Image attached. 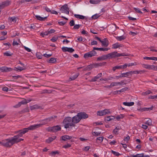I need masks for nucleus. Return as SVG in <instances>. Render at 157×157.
<instances>
[{
	"label": "nucleus",
	"mask_w": 157,
	"mask_h": 157,
	"mask_svg": "<svg viewBox=\"0 0 157 157\" xmlns=\"http://www.w3.org/2000/svg\"><path fill=\"white\" fill-rule=\"evenodd\" d=\"M42 124H35L32 125L29 127L28 128H24L21 129V131L16 136H14L13 138L14 140L20 137H22L23 134L27 132L29 130H33L39 127L42 126Z\"/></svg>",
	"instance_id": "1"
},
{
	"label": "nucleus",
	"mask_w": 157,
	"mask_h": 157,
	"mask_svg": "<svg viewBox=\"0 0 157 157\" xmlns=\"http://www.w3.org/2000/svg\"><path fill=\"white\" fill-rule=\"evenodd\" d=\"M63 123L64 124V128H67L70 127H75V125L72 122V118L70 117H67L65 118L63 121Z\"/></svg>",
	"instance_id": "2"
},
{
	"label": "nucleus",
	"mask_w": 157,
	"mask_h": 157,
	"mask_svg": "<svg viewBox=\"0 0 157 157\" xmlns=\"http://www.w3.org/2000/svg\"><path fill=\"white\" fill-rule=\"evenodd\" d=\"M14 140L13 137L4 140L3 146L7 147H11L15 144Z\"/></svg>",
	"instance_id": "3"
},
{
	"label": "nucleus",
	"mask_w": 157,
	"mask_h": 157,
	"mask_svg": "<svg viewBox=\"0 0 157 157\" xmlns=\"http://www.w3.org/2000/svg\"><path fill=\"white\" fill-rule=\"evenodd\" d=\"M61 129L60 127L58 125L54 126L52 127H49L47 129L48 132H56L60 131Z\"/></svg>",
	"instance_id": "4"
},
{
	"label": "nucleus",
	"mask_w": 157,
	"mask_h": 157,
	"mask_svg": "<svg viewBox=\"0 0 157 157\" xmlns=\"http://www.w3.org/2000/svg\"><path fill=\"white\" fill-rule=\"evenodd\" d=\"M97 53L96 51H94L93 49L91 51L87 53H86L84 56V57L86 59L88 57H91L93 56H95L96 55Z\"/></svg>",
	"instance_id": "5"
},
{
	"label": "nucleus",
	"mask_w": 157,
	"mask_h": 157,
	"mask_svg": "<svg viewBox=\"0 0 157 157\" xmlns=\"http://www.w3.org/2000/svg\"><path fill=\"white\" fill-rule=\"evenodd\" d=\"M57 117V116H52L48 118H46L45 119H44L42 120V121H44V123L42 124V126L45 124H48L49 122L53 121L54 119Z\"/></svg>",
	"instance_id": "6"
},
{
	"label": "nucleus",
	"mask_w": 157,
	"mask_h": 157,
	"mask_svg": "<svg viewBox=\"0 0 157 157\" xmlns=\"http://www.w3.org/2000/svg\"><path fill=\"white\" fill-rule=\"evenodd\" d=\"M60 10L63 13H64L67 14H69V8L67 4L62 6L61 7Z\"/></svg>",
	"instance_id": "7"
},
{
	"label": "nucleus",
	"mask_w": 157,
	"mask_h": 157,
	"mask_svg": "<svg viewBox=\"0 0 157 157\" xmlns=\"http://www.w3.org/2000/svg\"><path fill=\"white\" fill-rule=\"evenodd\" d=\"M72 122L74 124H77L80 121L81 118H80L79 115L78 113L76 116H75L72 118Z\"/></svg>",
	"instance_id": "8"
},
{
	"label": "nucleus",
	"mask_w": 157,
	"mask_h": 157,
	"mask_svg": "<svg viewBox=\"0 0 157 157\" xmlns=\"http://www.w3.org/2000/svg\"><path fill=\"white\" fill-rule=\"evenodd\" d=\"M10 4V2L8 0L2 2L1 4L0 3V9L4 8L5 7L9 6Z\"/></svg>",
	"instance_id": "9"
},
{
	"label": "nucleus",
	"mask_w": 157,
	"mask_h": 157,
	"mask_svg": "<svg viewBox=\"0 0 157 157\" xmlns=\"http://www.w3.org/2000/svg\"><path fill=\"white\" fill-rule=\"evenodd\" d=\"M127 67V64L125 63L124 65H121L119 66H116L113 67L112 70L113 71H114L116 69H124L126 68Z\"/></svg>",
	"instance_id": "10"
},
{
	"label": "nucleus",
	"mask_w": 157,
	"mask_h": 157,
	"mask_svg": "<svg viewBox=\"0 0 157 157\" xmlns=\"http://www.w3.org/2000/svg\"><path fill=\"white\" fill-rule=\"evenodd\" d=\"M13 69L10 67H0V70L2 72H8L11 71Z\"/></svg>",
	"instance_id": "11"
},
{
	"label": "nucleus",
	"mask_w": 157,
	"mask_h": 157,
	"mask_svg": "<svg viewBox=\"0 0 157 157\" xmlns=\"http://www.w3.org/2000/svg\"><path fill=\"white\" fill-rule=\"evenodd\" d=\"M81 118V120L87 118L88 117V115L85 112H81L78 113Z\"/></svg>",
	"instance_id": "12"
},
{
	"label": "nucleus",
	"mask_w": 157,
	"mask_h": 157,
	"mask_svg": "<svg viewBox=\"0 0 157 157\" xmlns=\"http://www.w3.org/2000/svg\"><path fill=\"white\" fill-rule=\"evenodd\" d=\"M101 43L102 44V46L105 47H107L109 44V41L107 38H104Z\"/></svg>",
	"instance_id": "13"
},
{
	"label": "nucleus",
	"mask_w": 157,
	"mask_h": 157,
	"mask_svg": "<svg viewBox=\"0 0 157 157\" xmlns=\"http://www.w3.org/2000/svg\"><path fill=\"white\" fill-rule=\"evenodd\" d=\"M117 53V52H114L107 54L108 59L116 57V54Z\"/></svg>",
	"instance_id": "14"
},
{
	"label": "nucleus",
	"mask_w": 157,
	"mask_h": 157,
	"mask_svg": "<svg viewBox=\"0 0 157 157\" xmlns=\"http://www.w3.org/2000/svg\"><path fill=\"white\" fill-rule=\"evenodd\" d=\"M145 72V71L144 70H136L133 71H130L131 75H132V74H139L143 73Z\"/></svg>",
	"instance_id": "15"
},
{
	"label": "nucleus",
	"mask_w": 157,
	"mask_h": 157,
	"mask_svg": "<svg viewBox=\"0 0 157 157\" xmlns=\"http://www.w3.org/2000/svg\"><path fill=\"white\" fill-rule=\"evenodd\" d=\"M72 138V137L71 136H69L68 135H64L61 137V139L64 141H66L70 140Z\"/></svg>",
	"instance_id": "16"
},
{
	"label": "nucleus",
	"mask_w": 157,
	"mask_h": 157,
	"mask_svg": "<svg viewBox=\"0 0 157 157\" xmlns=\"http://www.w3.org/2000/svg\"><path fill=\"white\" fill-rule=\"evenodd\" d=\"M108 59L107 55H105L102 56L100 57H99L97 58V60L98 61H101L102 60H105Z\"/></svg>",
	"instance_id": "17"
},
{
	"label": "nucleus",
	"mask_w": 157,
	"mask_h": 157,
	"mask_svg": "<svg viewBox=\"0 0 157 157\" xmlns=\"http://www.w3.org/2000/svg\"><path fill=\"white\" fill-rule=\"evenodd\" d=\"M110 49L109 48H95L94 47L93 48V49L94 51V50H99L100 51H107Z\"/></svg>",
	"instance_id": "18"
},
{
	"label": "nucleus",
	"mask_w": 157,
	"mask_h": 157,
	"mask_svg": "<svg viewBox=\"0 0 157 157\" xmlns=\"http://www.w3.org/2000/svg\"><path fill=\"white\" fill-rule=\"evenodd\" d=\"M28 102L26 101V100L25 99L24 101H21L19 102L16 105H15L14 106V108H17L20 107L21 104H25L27 103Z\"/></svg>",
	"instance_id": "19"
},
{
	"label": "nucleus",
	"mask_w": 157,
	"mask_h": 157,
	"mask_svg": "<svg viewBox=\"0 0 157 157\" xmlns=\"http://www.w3.org/2000/svg\"><path fill=\"white\" fill-rule=\"evenodd\" d=\"M115 117L113 116H110L105 117V122L109 121L115 119Z\"/></svg>",
	"instance_id": "20"
},
{
	"label": "nucleus",
	"mask_w": 157,
	"mask_h": 157,
	"mask_svg": "<svg viewBox=\"0 0 157 157\" xmlns=\"http://www.w3.org/2000/svg\"><path fill=\"white\" fill-rule=\"evenodd\" d=\"M121 128L119 127V126H117L113 130V132L115 135H117L118 134V131L121 129Z\"/></svg>",
	"instance_id": "21"
},
{
	"label": "nucleus",
	"mask_w": 157,
	"mask_h": 157,
	"mask_svg": "<svg viewBox=\"0 0 157 157\" xmlns=\"http://www.w3.org/2000/svg\"><path fill=\"white\" fill-rule=\"evenodd\" d=\"M48 16V15L47 17H42L39 15H35V17L37 20H39L40 21H44L45 20V19H46Z\"/></svg>",
	"instance_id": "22"
},
{
	"label": "nucleus",
	"mask_w": 157,
	"mask_h": 157,
	"mask_svg": "<svg viewBox=\"0 0 157 157\" xmlns=\"http://www.w3.org/2000/svg\"><path fill=\"white\" fill-rule=\"evenodd\" d=\"M56 136H54L53 137H49L48 139L46 140V142L49 144L53 141L56 138Z\"/></svg>",
	"instance_id": "23"
},
{
	"label": "nucleus",
	"mask_w": 157,
	"mask_h": 157,
	"mask_svg": "<svg viewBox=\"0 0 157 157\" xmlns=\"http://www.w3.org/2000/svg\"><path fill=\"white\" fill-rule=\"evenodd\" d=\"M17 18L14 17H9L8 20L10 22H16Z\"/></svg>",
	"instance_id": "24"
},
{
	"label": "nucleus",
	"mask_w": 157,
	"mask_h": 157,
	"mask_svg": "<svg viewBox=\"0 0 157 157\" xmlns=\"http://www.w3.org/2000/svg\"><path fill=\"white\" fill-rule=\"evenodd\" d=\"M132 157H150V156L148 155L144 156V154H140L133 155Z\"/></svg>",
	"instance_id": "25"
},
{
	"label": "nucleus",
	"mask_w": 157,
	"mask_h": 157,
	"mask_svg": "<svg viewBox=\"0 0 157 157\" xmlns=\"http://www.w3.org/2000/svg\"><path fill=\"white\" fill-rule=\"evenodd\" d=\"M134 103L133 102H124L123 104L125 106H131L134 105Z\"/></svg>",
	"instance_id": "26"
},
{
	"label": "nucleus",
	"mask_w": 157,
	"mask_h": 157,
	"mask_svg": "<svg viewBox=\"0 0 157 157\" xmlns=\"http://www.w3.org/2000/svg\"><path fill=\"white\" fill-rule=\"evenodd\" d=\"M122 45L121 44H119L118 43H116L113 45V48H117L119 47H121Z\"/></svg>",
	"instance_id": "27"
},
{
	"label": "nucleus",
	"mask_w": 157,
	"mask_h": 157,
	"mask_svg": "<svg viewBox=\"0 0 157 157\" xmlns=\"http://www.w3.org/2000/svg\"><path fill=\"white\" fill-rule=\"evenodd\" d=\"M153 108V106H152L151 107H149V108H143L141 109V110L142 111H149V110H152Z\"/></svg>",
	"instance_id": "28"
},
{
	"label": "nucleus",
	"mask_w": 157,
	"mask_h": 157,
	"mask_svg": "<svg viewBox=\"0 0 157 157\" xmlns=\"http://www.w3.org/2000/svg\"><path fill=\"white\" fill-rule=\"evenodd\" d=\"M74 16L76 18H78L81 19H83L85 17V16L79 14H75Z\"/></svg>",
	"instance_id": "29"
},
{
	"label": "nucleus",
	"mask_w": 157,
	"mask_h": 157,
	"mask_svg": "<svg viewBox=\"0 0 157 157\" xmlns=\"http://www.w3.org/2000/svg\"><path fill=\"white\" fill-rule=\"evenodd\" d=\"M100 0H90V2L91 4H98L100 2Z\"/></svg>",
	"instance_id": "30"
},
{
	"label": "nucleus",
	"mask_w": 157,
	"mask_h": 157,
	"mask_svg": "<svg viewBox=\"0 0 157 157\" xmlns=\"http://www.w3.org/2000/svg\"><path fill=\"white\" fill-rule=\"evenodd\" d=\"M126 37L123 36H117L116 37V38L119 41H121L122 40L125 39Z\"/></svg>",
	"instance_id": "31"
},
{
	"label": "nucleus",
	"mask_w": 157,
	"mask_h": 157,
	"mask_svg": "<svg viewBox=\"0 0 157 157\" xmlns=\"http://www.w3.org/2000/svg\"><path fill=\"white\" fill-rule=\"evenodd\" d=\"M94 68L93 64H90L87 66L85 68L86 70L90 71L93 68Z\"/></svg>",
	"instance_id": "32"
},
{
	"label": "nucleus",
	"mask_w": 157,
	"mask_h": 157,
	"mask_svg": "<svg viewBox=\"0 0 157 157\" xmlns=\"http://www.w3.org/2000/svg\"><path fill=\"white\" fill-rule=\"evenodd\" d=\"M41 107L40 106H38L37 105H35L30 106V108L32 110L35 109H39Z\"/></svg>",
	"instance_id": "33"
},
{
	"label": "nucleus",
	"mask_w": 157,
	"mask_h": 157,
	"mask_svg": "<svg viewBox=\"0 0 157 157\" xmlns=\"http://www.w3.org/2000/svg\"><path fill=\"white\" fill-rule=\"evenodd\" d=\"M56 61V59L55 58H51L48 62L49 63H53Z\"/></svg>",
	"instance_id": "34"
},
{
	"label": "nucleus",
	"mask_w": 157,
	"mask_h": 157,
	"mask_svg": "<svg viewBox=\"0 0 157 157\" xmlns=\"http://www.w3.org/2000/svg\"><path fill=\"white\" fill-rule=\"evenodd\" d=\"M122 74V75L124 76H123V77H127L129 75H131L130 71L127 72L126 73Z\"/></svg>",
	"instance_id": "35"
},
{
	"label": "nucleus",
	"mask_w": 157,
	"mask_h": 157,
	"mask_svg": "<svg viewBox=\"0 0 157 157\" xmlns=\"http://www.w3.org/2000/svg\"><path fill=\"white\" fill-rule=\"evenodd\" d=\"M37 58L39 59H41L42 58V55L39 52H37L36 54Z\"/></svg>",
	"instance_id": "36"
},
{
	"label": "nucleus",
	"mask_w": 157,
	"mask_h": 157,
	"mask_svg": "<svg viewBox=\"0 0 157 157\" xmlns=\"http://www.w3.org/2000/svg\"><path fill=\"white\" fill-rule=\"evenodd\" d=\"M124 117V115L121 114L120 115L117 116L116 117V119L119 121L121 119H122Z\"/></svg>",
	"instance_id": "37"
},
{
	"label": "nucleus",
	"mask_w": 157,
	"mask_h": 157,
	"mask_svg": "<svg viewBox=\"0 0 157 157\" xmlns=\"http://www.w3.org/2000/svg\"><path fill=\"white\" fill-rule=\"evenodd\" d=\"M97 114L98 115H99V116H102L104 115V111L103 110L101 111H98L97 113Z\"/></svg>",
	"instance_id": "38"
},
{
	"label": "nucleus",
	"mask_w": 157,
	"mask_h": 157,
	"mask_svg": "<svg viewBox=\"0 0 157 157\" xmlns=\"http://www.w3.org/2000/svg\"><path fill=\"white\" fill-rule=\"evenodd\" d=\"M150 93H152V92L150 90H148L145 92H143L142 93V95H146L147 94H149Z\"/></svg>",
	"instance_id": "39"
},
{
	"label": "nucleus",
	"mask_w": 157,
	"mask_h": 157,
	"mask_svg": "<svg viewBox=\"0 0 157 157\" xmlns=\"http://www.w3.org/2000/svg\"><path fill=\"white\" fill-rule=\"evenodd\" d=\"M128 89V88L127 87H125L124 88H123L121 90H117L116 91H115V92H117V93H118V92H119L120 93L121 92H123L124 91L126 90L127 89Z\"/></svg>",
	"instance_id": "40"
},
{
	"label": "nucleus",
	"mask_w": 157,
	"mask_h": 157,
	"mask_svg": "<svg viewBox=\"0 0 157 157\" xmlns=\"http://www.w3.org/2000/svg\"><path fill=\"white\" fill-rule=\"evenodd\" d=\"M145 124L151 126L152 124V121L151 120L149 119L146 121Z\"/></svg>",
	"instance_id": "41"
},
{
	"label": "nucleus",
	"mask_w": 157,
	"mask_h": 157,
	"mask_svg": "<svg viewBox=\"0 0 157 157\" xmlns=\"http://www.w3.org/2000/svg\"><path fill=\"white\" fill-rule=\"evenodd\" d=\"M49 34V33L48 32H44L43 33H40V35L43 37H44L45 35H48Z\"/></svg>",
	"instance_id": "42"
},
{
	"label": "nucleus",
	"mask_w": 157,
	"mask_h": 157,
	"mask_svg": "<svg viewBox=\"0 0 157 157\" xmlns=\"http://www.w3.org/2000/svg\"><path fill=\"white\" fill-rule=\"evenodd\" d=\"M67 52H69L71 53L75 51L74 49L71 48H67Z\"/></svg>",
	"instance_id": "43"
},
{
	"label": "nucleus",
	"mask_w": 157,
	"mask_h": 157,
	"mask_svg": "<svg viewBox=\"0 0 157 157\" xmlns=\"http://www.w3.org/2000/svg\"><path fill=\"white\" fill-rule=\"evenodd\" d=\"M78 75L77 74L75 75L74 76H71L70 78H71L72 80H74L76 78H77Z\"/></svg>",
	"instance_id": "44"
},
{
	"label": "nucleus",
	"mask_w": 157,
	"mask_h": 157,
	"mask_svg": "<svg viewBox=\"0 0 157 157\" xmlns=\"http://www.w3.org/2000/svg\"><path fill=\"white\" fill-rule=\"evenodd\" d=\"M58 38V37H55L54 36L51 39V40L53 42H56Z\"/></svg>",
	"instance_id": "45"
},
{
	"label": "nucleus",
	"mask_w": 157,
	"mask_h": 157,
	"mask_svg": "<svg viewBox=\"0 0 157 157\" xmlns=\"http://www.w3.org/2000/svg\"><path fill=\"white\" fill-rule=\"evenodd\" d=\"M118 85V82H112L111 83L110 86H112V87H113L115 86H117Z\"/></svg>",
	"instance_id": "46"
},
{
	"label": "nucleus",
	"mask_w": 157,
	"mask_h": 157,
	"mask_svg": "<svg viewBox=\"0 0 157 157\" xmlns=\"http://www.w3.org/2000/svg\"><path fill=\"white\" fill-rule=\"evenodd\" d=\"M71 147V144H65V145L63 146V147L65 148H68L70 147Z\"/></svg>",
	"instance_id": "47"
},
{
	"label": "nucleus",
	"mask_w": 157,
	"mask_h": 157,
	"mask_svg": "<svg viewBox=\"0 0 157 157\" xmlns=\"http://www.w3.org/2000/svg\"><path fill=\"white\" fill-rule=\"evenodd\" d=\"M59 152L58 151H52L50 154L52 155H55L56 154H59Z\"/></svg>",
	"instance_id": "48"
},
{
	"label": "nucleus",
	"mask_w": 157,
	"mask_h": 157,
	"mask_svg": "<svg viewBox=\"0 0 157 157\" xmlns=\"http://www.w3.org/2000/svg\"><path fill=\"white\" fill-rule=\"evenodd\" d=\"M23 140H24L23 139H22L21 138L19 139L18 138L17 139H16V140H14V141L15 143H18L19 142H20L21 141Z\"/></svg>",
	"instance_id": "49"
},
{
	"label": "nucleus",
	"mask_w": 157,
	"mask_h": 157,
	"mask_svg": "<svg viewBox=\"0 0 157 157\" xmlns=\"http://www.w3.org/2000/svg\"><path fill=\"white\" fill-rule=\"evenodd\" d=\"M43 8L46 11H47L48 12H50L51 13V10H50V9L48 7L46 6V7H43Z\"/></svg>",
	"instance_id": "50"
},
{
	"label": "nucleus",
	"mask_w": 157,
	"mask_h": 157,
	"mask_svg": "<svg viewBox=\"0 0 157 157\" xmlns=\"http://www.w3.org/2000/svg\"><path fill=\"white\" fill-rule=\"evenodd\" d=\"M143 67L146 69H150V65L148 64H143Z\"/></svg>",
	"instance_id": "51"
},
{
	"label": "nucleus",
	"mask_w": 157,
	"mask_h": 157,
	"mask_svg": "<svg viewBox=\"0 0 157 157\" xmlns=\"http://www.w3.org/2000/svg\"><path fill=\"white\" fill-rule=\"evenodd\" d=\"M24 69L22 67H19L18 68H17L16 67L15 68V69H14V70L17 71L18 70H19L20 71H21L23 70Z\"/></svg>",
	"instance_id": "52"
},
{
	"label": "nucleus",
	"mask_w": 157,
	"mask_h": 157,
	"mask_svg": "<svg viewBox=\"0 0 157 157\" xmlns=\"http://www.w3.org/2000/svg\"><path fill=\"white\" fill-rule=\"evenodd\" d=\"M100 15H98V14H96L93 15L92 17V19H96L98 18L99 17Z\"/></svg>",
	"instance_id": "53"
},
{
	"label": "nucleus",
	"mask_w": 157,
	"mask_h": 157,
	"mask_svg": "<svg viewBox=\"0 0 157 157\" xmlns=\"http://www.w3.org/2000/svg\"><path fill=\"white\" fill-rule=\"evenodd\" d=\"M29 111V109L28 108H26L24 109L23 110L21 111L22 113H26Z\"/></svg>",
	"instance_id": "54"
},
{
	"label": "nucleus",
	"mask_w": 157,
	"mask_h": 157,
	"mask_svg": "<svg viewBox=\"0 0 157 157\" xmlns=\"http://www.w3.org/2000/svg\"><path fill=\"white\" fill-rule=\"evenodd\" d=\"M112 153L116 156H118L120 155V154L118 152H116L113 150L112 151Z\"/></svg>",
	"instance_id": "55"
},
{
	"label": "nucleus",
	"mask_w": 157,
	"mask_h": 157,
	"mask_svg": "<svg viewBox=\"0 0 157 157\" xmlns=\"http://www.w3.org/2000/svg\"><path fill=\"white\" fill-rule=\"evenodd\" d=\"M134 9L135 10V11L138 13H142V12L140 10L139 8H134Z\"/></svg>",
	"instance_id": "56"
},
{
	"label": "nucleus",
	"mask_w": 157,
	"mask_h": 157,
	"mask_svg": "<svg viewBox=\"0 0 157 157\" xmlns=\"http://www.w3.org/2000/svg\"><path fill=\"white\" fill-rule=\"evenodd\" d=\"M81 25H74L73 29H78L80 27Z\"/></svg>",
	"instance_id": "57"
},
{
	"label": "nucleus",
	"mask_w": 157,
	"mask_h": 157,
	"mask_svg": "<svg viewBox=\"0 0 157 157\" xmlns=\"http://www.w3.org/2000/svg\"><path fill=\"white\" fill-rule=\"evenodd\" d=\"M101 132H92V134L94 136H98L101 134Z\"/></svg>",
	"instance_id": "58"
},
{
	"label": "nucleus",
	"mask_w": 157,
	"mask_h": 157,
	"mask_svg": "<svg viewBox=\"0 0 157 157\" xmlns=\"http://www.w3.org/2000/svg\"><path fill=\"white\" fill-rule=\"evenodd\" d=\"M13 55L12 53L10 54L8 52H5L4 53V56H10Z\"/></svg>",
	"instance_id": "59"
},
{
	"label": "nucleus",
	"mask_w": 157,
	"mask_h": 157,
	"mask_svg": "<svg viewBox=\"0 0 157 157\" xmlns=\"http://www.w3.org/2000/svg\"><path fill=\"white\" fill-rule=\"evenodd\" d=\"M148 99H154L155 98H157V95L156 96H151L148 97Z\"/></svg>",
	"instance_id": "60"
},
{
	"label": "nucleus",
	"mask_w": 157,
	"mask_h": 157,
	"mask_svg": "<svg viewBox=\"0 0 157 157\" xmlns=\"http://www.w3.org/2000/svg\"><path fill=\"white\" fill-rule=\"evenodd\" d=\"M69 25L71 26L75 25L74 21L73 20H71L69 22Z\"/></svg>",
	"instance_id": "61"
},
{
	"label": "nucleus",
	"mask_w": 157,
	"mask_h": 157,
	"mask_svg": "<svg viewBox=\"0 0 157 157\" xmlns=\"http://www.w3.org/2000/svg\"><path fill=\"white\" fill-rule=\"evenodd\" d=\"M103 111H104V113L105 115V114L109 113V109H106L103 110Z\"/></svg>",
	"instance_id": "62"
},
{
	"label": "nucleus",
	"mask_w": 157,
	"mask_h": 157,
	"mask_svg": "<svg viewBox=\"0 0 157 157\" xmlns=\"http://www.w3.org/2000/svg\"><path fill=\"white\" fill-rule=\"evenodd\" d=\"M118 85H120L121 86L123 85L124 84H126V83L124 82V81L122 80L120 82H118Z\"/></svg>",
	"instance_id": "63"
},
{
	"label": "nucleus",
	"mask_w": 157,
	"mask_h": 157,
	"mask_svg": "<svg viewBox=\"0 0 157 157\" xmlns=\"http://www.w3.org/2000/svg\"><path fill=\"white\" fill-rule=\"evenodd\" d=\"M130 139V137L129 136H127L126 137L124 138V140L127 142Z\"/></svg>",
	"instance_id": "64"
}]
</instances>
